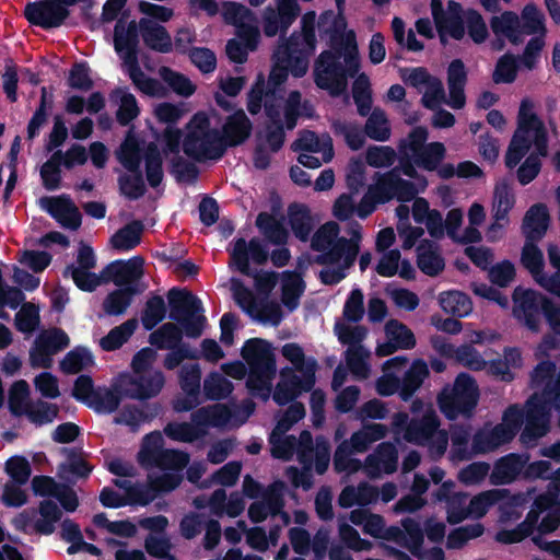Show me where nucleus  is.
I'll return each mask as SVG.
<instances>
[{"label": "nucleus", "mask_w": 560, "mask_h": 560, "mask_svg": "<svg viewBox=\"0 0 560 560\" xmlns=\"http://www.w3.org/2000/svg\"><path fill=\"white\" fill-rule=\"evenodd\" d=\"M417 182L404 179L398 174V168L378 174L375 185L370 186V195L380 203H386L393 198L400 202H408L416 198L419 192H423Z\"/></svg>", "instance_id": "nucleus-10"}, {"label": "nucleus", "mask_w": 560, "mask_h": 560, "mask_svg": "<svg viewBox=\"0 0 560 560\" xmlns=\"http://www.w3.org/2000/svg\"><path fill=\"white\" fill-rule=\"evenodd\" d=\"M400 77L409 86L418 90L422 86L428 88V91L421 98V103L425 108H435L440 100L444 96L442 82L438 78L431 75L424 67L401 69Z\"/></svg>", "instance_id": "nucleus-18"}, {"label": "nucleus", "mask_w": 560, "mask_h": 560, "mask_svg": "<svg viewBox=\"0 0 560 560\" xmlns=\"http://www.w3.org/2000/svg\"><path fill=\"white\" fill-rule=\"evenodd\" d=\"M137 327L138 320L136 318L127 319L121 325L114 327L101 339L100 345L102 349L105 351L119 349L133 335Z\"/></svg>", "instance_id": "nucleus-42"}, {"label": "nucleus", "mask_w": 560, "mask_h": 560, "mask_svg": "<svg viewBox=\"0 0 560 560\" xmlns=\"http://www.w3.org/2000/svg\"><path fill=\"white\" fill-rule=\"evenodd\" d=\"M256 226L260 233L273 245L282 246L287 244L289 233L284 228L282 220L273 214L262 211L256 218Z\"/></svg>", "instance_id": "nucleus-34"}, {"label": "nucleus", "mask_w": 560, "mask_h": 560, "mask_svg": "<svg viewBox=\"0 0 560 560\" xmlns=\"http://www.w3.org/2000/svg\"><path fill=\"white\" fill-rule=\"evenodd\" d=\"M145 176L149 185L156 188L161 185L163 173L162 154L154 142H150L144 151Z\"/></svg>", "instance_id": "nucleus-44"}, {"label": "nucleus", "mask_w": 560, "mask_h": 560, "mask_svg": "<svg viewBox=\"0 0 560 560\" xmlns=\"http://www.w3.org/2000/svg\"><path fill=\"white\" fill-rule=\"evenodd\" d=\"M40 345V349L45 354H57L70 345V338L61 328H50L42 331L35 339Z\"/></svg>", "instance_id": "nucleus-46"}, {"label": "nucleus", "mask_w": 560, "mask_h": 560, "mask_svg": "<svg viewBox=\"0 0 560 560\" xmlns=\"http://www.w3.org/2000/svg\"><path fill=\"white\" fill-rule=\"evenodd\" d=\"M339 225L334 221L324 223L311 238V248L319 254L314 262L320 266L335 265L345 256V267H352L360 252L362 238L361 225L354 223L350 231V238L339 237Z\"/></svg>", "instance_id": "nucleus-2"}, {"label": "nucleus", "mask_w": 560, "mask_h": 560, "mask_svg": "<svg viewBox=\"0 0 560 560\" xmlns=\"http://www.w3.org/2000/svg\"><path fill=\"white\" fill-rule=\"evenodd\" d=\"M59 413V408L56 404H50L44 400H37L35 404L28 406L25 416L28 420L36 424L43 425L52 422Z\"/></svg>", "instance_id": "nucleus-60"}, {"label": "nucleus", "mask_w": 560, "mask_h": 560, "mask_svg": "<svg viewBox=\"0 0 560 560\" xmlns=\"http://www.w3.org/2000/svg\"><path fill=\"white\" fill-rule=\"evenodd\" d=\"M518 71V57L511 52L501 56L492 73V80L497 84L513 83L517 77Z\"/></svg>", "instance_id": "nucleus-58"}, {"label": "nucleus", "mask_w": 560, "mask_h": 560, "mask_svg": "<svg viewBox=\"0 0 560 560\" xmlns=\"http://www.w3.org/2000/svg\"><path fill=\"white\" fill-rule=\"evenodd\" d=\"M167 301L168 317L184 328L187 337H200L207 323L201 300L187 289L174 287L167 292Z\"/></svg>", "instance_id": "nucleus-8"}, {"label": "nucleus", "mask_w": 560, "mask_h": 560, "mask_svg": "<svg viewBox=\"0 0 560 560\" xmlns=\"http://www.w3.org/2000/svg\"><path fill=\"white\" fill-rule=\"evenodd\" d=\"M140 37L143 44L151 50L160 54H168L173 50V40L165 26L149 18H141L139 22L131 20L126 22L124 16L117 20L114 27V49L116 52H127L133 45L139 56Z\"/></svg>", "instance_id": "nucleus-3"}, {"label": "nucleus", "mask_w": 560, "mask_h": 560, "mask_svg": "<svg viewBox=\"0 0 560 560\" xmlns=\"http://www.w3.org/2000/svg\"><path fill=\"white\" fill-rule=\"evenodd\" d=\"M441 308L453 316L465 317L472 311L470 298L460 291L442 292L439 296Z\"/></svg>", "instance_id": "nucleus-39"}, {"label": "nucleus", "mask_w": 560, "mask_h": 560, "mask_svg": "<svg viewBox=\"0 0 560 560\" xmlns=\"http://www.w3.org/2000/svg\"><path fill=\"white\" fill-rule=\"evenodd\" d=\"M253 125L244 110L240 109L230 115L221 131V139L228 148L243 144L250 136Z\"/></svg>", "instance_id": "nucleus-22"}, {"label": "nucleus", "mask_w": 560, "mask_h": 560, "mask_svg": "<svg viewBox=\"0 0 560 560\" xmlns=\"http://www.w3.org/2000/svg\"><path fill=\"white\" fill-rule=\"evenodd\" d=\"M402 529L397 526H390L386 529L382 538L394 540L400 546L407 548L409 552L419 560L424 559L423 541L424 532L418 521L412 517L401 520Z\"/></svg>", "instance_id": "nucleus-17"}, {"label": "nucleus", "mask_w": 560, "mask_h": 560, "mask_svg": "<svg viewBox=\"0 0 560 560\" xmlns=\"http://www.w3.org/2000/svg\"><path fill=\"white\" fill-rule=\"evenodd\" d=\"M288 215L293 235L301 242H307L314 230L310 208L304 203H292L288 208Z\"/></svg>", "instance_id": "nucleus-31"}, {"label": "nucleus", "mask_w": 560, "mask_h": 560, "mask_svg": "<svg viewBox=\"0 0 560 560\" xmlns=\"http://www.w3.org/2000/svg\"><path fill=\"white\" fill-rule=\"evenodd\" d=\"M167 307L161 295L150 296L141 313V323L145 330L155 328L165 317Z\"/></svg>", "instance_id": "nucleus-49"}, {"label": "nucleus", "mask_w": 560, "mask_h": 560, "mask_svg": "<svg viewBox=\"0 0 560 560\" xmlns=\"http://www.w3.org/2000/svg\"><path fill=\"white\" fill-rule=\"evenodd\" d=\"M343 72V63L335 60L330 51H322L314 61V83L332 97L340 96L348 86Z\"/></svg>", "instance_id": "nucleus-12"}, {"label": "nucleus", "mask_w": 560, "mask_h": 560, "mask_svg": "<svg viewBox=\"0 0 560 560\" xmlns=\"http://www.w3.org/2000/svg\"><path fill=\"white\" fill-rule=\"evenodd\" d=\"M479 388L476 380L466 372H460L452 387H444L438 396L441 412L448 420L459 416L470 418L478 405Z\"/></svg>", "instance_id": "nucleus-7"}, {"label": "nucleus", "mask_w": 560, "mask_h": 560, "mask_svg": "<svg viewBox=\"0 0 560 560\" xmlns=\"http://www.w3.org/2000/svg\"><path fill=\"white\" fill-rule=\"evenodd\" d=\"M143 265L144 259L141 256H133L128 260L117 259L103 269L102 277L119 288L137 285L144 273Z\"/></svg>", "instance_id": "nucleus-19"}, {"label": "nucleus", "mask_w": 560, "mask_h": 560, "mask_svg": "<svg viewBox=\"0 0 560 560\" xmlns=\"http://www.w3.org/2000/svg\"><path fill=\"white\" fill-rule=\"evenodd\" d=\"M61 158L62 151L56 150L40 167L43 186L49 191L57 190L60 187L62 178L60 168L62 165Z\"/></svg>", "instance_id": "nucleus-53"}, {"label": "nucleus", "mask_w": 560, "mask_h": 560, "mask_svg": "<svg viewBox=\"0 0 560 560\" xmlns=\"http://www.w3.org/2000/svg\"><path fill=\"white\" fill-rule=\"evenodd\" d=\"M446 149L442 142L433 141L412 155L413 163L428 172L438 170L445 159Z\"/></svg>", "instance_id": "nucleus-38"}, {"label": "nucleus", "mask_w": 560, "mask_h": 560, "mask_svg": "<svg viewBox=\"0 0 560 560\" xmlns=\"http://www.w3.org/2000/svg\"><path fill=\"white\" fill-rule=\"evenodd\" d=\"M241 354L249 366L246 387L250 395L268 400L277 372L271 343L261 338H250L244 342Z\"/></svg>", "instance_id": "nucleus-4"}, {"label": "nucleus", "mask_w": 560, "mask_h": 560, "mask_svg": "<svg viewBox=\"0 0 560 560\" xmlns=\"http://www.w3.org/2000/svg\"><path fill=\"white\" fill-rule=\"evenodd\" d=\"M550 214L545 203L538 202L525 212L522 223V233L525 240L540 241L547 233Z\"/></svg>", "instance_id": "nucleus-24"}, {"label": "nucleus", "mask_w": 560, "mask_h": 560, "mask_svg": "<svg viewBox=\"0 0 560 560\" xmlns=\"http://www.w3.org/2000/svg\"><path fill=\"white\" fill-rule=\"evenodd\" d=\"M122 174L118 177L119 191L129 200H137L147 192L145 183L141 170Z\"/></svg>", "instance_id": "nucleus-57"}, {"label": "nucleus", "mask_w": 560, "mask_h": 560, "mask_svg": "<svg viewBox=\"0 0 560 560\" xmlns=\"http://www.w3.org/2000/svg\"><path fill=\"white\" fill-rule=\"evenodd\" d=\"M141 290L137 285H127L110 292L104 300L103 307L108 315H121L130 305L133 295Z\"/></svg>", "instance_id": "nucleus-37"}, {"label": "nucleus", "mask_w": 560, "mask_h": 560, "mask_svg": "<svg viewBox=\"0 0 560 560\" xmlns=\"http://www.w3.org/2000/svg\"><path fill=\"white\" fill-rule=\"evenodd\" d=\"M39 308L33 303H23L15 314V327L24 334L33 332L39 326Z\"/></svg>", "instance_id": "nucleus-62"}, {"label": "nucleus", "mask_w": 560, "mask_h": 560, "mask_svg": "<svg viewBox=\"0 0 560 560\" xmlns=\"http://www.w3.org/2000/svg\"><path fill=\"white\" fill-rule=\"evenodd\" d=\"M470 439V428L466 425H455L451 429L452 458L457 460L470 459L468 442Z\"/></svg>", "instance_id": "nucleus-61"}, {"label": "nucleus", "mask_w": 560, "mask_h": 560, "mask_svg": "<svg viewBox=\"0 0 560 560\" xmlns=\"http://www.w3.org/2000/svg\"><path fill=\"white\" fill-rule=\"evenodd\" d=\"M183 330L173 323H165L149 336V342L158 349H173L184 343Z\"/></svg>", "instance_id": "nucleus-43"}, {"label": "nucleus", "mask_w": 560, "mask_h": 560, "mask_svg": "<svg viewBox=\"0 0 560 560\" xmlns=\"http://www.w3.org/2000/svg\"><path fill=\"white\" fill-rule=\"evenodd\" d=\"M417 266L429 277H436L444 270V258L433 241L423 238L419 242L417 246Z\"/></svg>", "instance_id": "nucleus-27"}, {"label": "nucleus", "mask_w": 560, "mask_h": 560, "mask_svg": "<svg viewBox=\"0 0 560 560\" xmlns=\"http://www.w3.org/2000/svg\"><path fill=\"white\" fill-rule=\"evenodd\" d=\"M490 27L497 37H505L513 45L523 43L520 32V16L513 11H504L490 19Z\"/></svg>", "instance_id": "nucleus-32"}, {"label": "nucleus", "mask_w": 560, "mask_h": 560, "mask_svg": "<svg viewBox=\"0 0 560 560\" xmlns=\"http://www.w3.org/2000/svg\"><path fill=\"white\" fill-rule=\"evenodd\" d=\"M30 396V386L26 381L20 380L12 384L9 389L8 407L14 417L24 416L31 402L27 401Z\"/></svg>", "instance_id": "nucleus-55"}, {"label": "nucleus", "mask_w": 560, "mask_h": 560, "mask_svg": "<svg viewBox=\"0 0 560 560\" xmlns=\"http://www.w3.org/2000/svg\"><path fill=\"white\" fill-rule=\"evenodd\" d=\"M127 52H116L122 60L126 67L127 73L132 81L133 85L144 94L154 95L156 88L159 86L158 80L147 77L141 70L139 63V56L136 55L133 45L128 47Z\"/></svg>", "instance_id": "nucleus-26"}, {"label": "nucleus", "mask_w": 560, "mask_h": 560, "mask_svg": "<svg viewBox=\"0 0 560 560\" xmlns=\"http://www.w3.org/2000/svg\"><path fill=\"white\" fill-rule=\"evenodd\" d=\"M513 316L522 322L533 332L540 329L539 315L542 314L545 301L548 300L544 294L532 290L516 287L512 293Z\"/></svg>", "instance_id": "nucleus-14"}, {"label": "nucleus", "mask_w": 560, "mask_h": 560, "mask_svg": "<svg viewBox=\"0 0 560 560\" xmlns=\"http://www.w3.org/2000/svg\"><path fill=\"white\" fill-rule=\"evenodd\" d=\"M291 149L294 152H324L325 162H329L334 155L331 138L327 136L326 139L322 141L316 132L311 130L301 131L298 139L291 144Z\"/></svg>", "instance_id": "nucleus-33"}, {"label": "nucleus", "mask_w": 560, "mask_h": 560, "mask_svg": "<svg viewBox=\"0 0 560 560\" xmlns=\"http://www.w3.org/2000/svg\"><path fill=\"white\" fill-rule=\"evenodd\" d=\"M440 420L433 412L423 415L419 419H411L405 430V440L409 443L424 446L435 435Z\"/></svg>", "instance_id": "nucleus-25"}, {"label": "nucleus", "mask_w": 560, "mask_h": 560, "mask_svg": "<svg viewBox=\"0 0 560 560\" xmlns=\"http://www.w3.org/2000/svg\"><path fill=\"white\" fill-rule=\"evenodd\" d=\"M398 453L394 444L389 442H382L375 455H369L366 458V466L369 468H380V463L383 464L385 472L392 474L397 468Z\"/></svg>", "instance_id": "nucleus-51"}, {"label": "nucleus", "mask_w": 560, "mask_h": 560, "mask_svg": "<svg viewBox=\"0 0 560 560\" xmlns=\"http://www.w3.org/2000/svg\"><path fill=\"white\" fill-rule=\"evenodd\" d=\"M143 229V223L140 220H133L127 223L110 237L113 248L119 252L133 249L141 242Z\"/></svg>", "instance_id": "nucleus-35"}, {"label": "nucleus", "mask_w": 560, "mask_h": 560, "mask_svg": "<svg viewBox=\"0 0 560 560\" xmlns=\"http://www.w3.org/2000/svg\"><path fill=\"white\" fill-rule=\"evenodd\" d=\"M385 332L399 349L410 350L416 346V337L411 329L397 319H389L386 323Z\"/></svg>", "instance_id": "nucleus-59"}, {"label": "nucleus", "mask_w": 560, "mask_h": 560, "mask_svg": "<svg viewBox=\"0 0 560 560\" xmlns=\"http://www.w3.org/2000/svg\"><path fill=\"white\" fill-rule=\"evenodd\" d=\"M117 160L128 171L133 172L141 170V162L144 159L142 150L136 137L128 133L116 152Z\"/></svg>", "instance_id": "nucleus-40"}, {"label": "nucleus", "mask_w": 560, "mask_h": 560, "mask_svg": "<svg viewBox=\"0 0 560 560\" xmlns=\"http://www.w3.org/2000/svg\"><path fill=\"white\" fill-rule=\"evenodd\" d=\"M4 471L16 485L23 486L31 477L32 467L26 457L13 455L5 462Z\"/></svg>", "instance_id": "nucleus-64"}, {"label": "nucleus", "mask_w": 560, "mask_h": 560, "mask_svg": "<svg viewBox=\"0 0 560 560\" xmlns=\"http://www.w3.org/2000/svg\"><path fill=\"white\" fill-rule=\"evenodd\" d=\"M467 83V70L462 59H454L447 67V104L453 109H462L466 105L465 86Z\"/></svg>", "instance_id": "nucleus-23"}, {"label": "nucleus", "mask_w": 560, "mask_h": 560, "mask_svg": "<svg viewBox=\"0 0 560 560\" xmlns=\"http://www.w3.org/2000/svg\"><path fill=\"white\" fill-rule=\"evenodd\" d=\"M529 460L528 454L509 453L500 457L493 465L490 482L493 486H504L514 482Z\"/></svg>", "instance_id": "nucleus-20"}, {"label": "nucleus", "mask_w": 560, "mask_h": 560, "mask_svg": "<svg viewBox=\"0 0 560 560\" xmlns=\"http://www.w3.org/2000/svg\"><path fill=\"white\" fill-rule=\"evenodd\" d=\"M170 173L178 183L192 184L198 179L199 168L194 162L176 155L171 160Z\"/></svg>", "instance_id": "nucleus-63"}, {"label": "nucleus", "mask_w": 560, "mask_h": 560, "mask_svg": "<svg viewBox=\"0 0 560 560\" xmlns=\"http://www.w3.org/2000/svg\"><path fill=\"white\" fill-rule=\"evenodd\" d=\"M317 362H311L302 378L291 368H283L280 372L281 380L276 385L272 398L279 406H285L303 393L313 389L316 383Z\"/></svg>", "instance_id": "nucleus-11"}, {"label": "nucleus", "mask_w": 560, "mask_h": 560, "mask_svg": "<svg viewBox=\"0 0 560 560\" xmlns=\"http://www.w3.org/2000/svg\"><path fill=\"white\" fill-rule=\"evenodd\" d=\"M269 257L268 249L262 242L253 237L249 242L238 237L234 241L231 258L236 269L244 276L255 279V287L259 293L269 294L277 284L278 275L275 271L256 272L249 265L252 259L257 265H264Z\"/></svg>", "instance_id": "nucleus-6"}, {"label": "nucleus", "mask_w": 560, "mask_h": 560, "mask_svg": "<svg viewBox=\"0 0 560 560\" xmlns=\"http://www.w3.org/2000/svg\"><path fill=\"white\" fill-rule=\"evenodd\" d=\"M538 241L525 240V244L522 248L521 264L532 275L534 280L538 282L544 273V254L537 246Z\"/></svg>", "instance_id": "nucleus-41"}, {"label": "nucleus", "mask_w": 560, "mask_h": 560, "mask_svg": "<svg viewBox=\"0 0 560 560\" xmlns=\"http://www.w3.org/2000/svg\"><path fill=\"white\" fill-rule=\"evenodd\" d=\"M305 290V282L296 271H284L281 289V301L289 311H294Z\"/></svg>", "instance_id": "nucleus-36"}, {"label": "nucleus", "mask_w": 560, "mask_h": 560, "mask_svg": "<svg viewBox=\"0 0 560 560\" xmlns=\"http://www.w3.org/2000/svg\"><path fill=\"white\" fill-rule=\"evenodd\" d=\"M124 393L125 387L119 384H114L112 388L98 386L89 408L100 415L113 413L119 408L121 400L126 397Z\"/></svg>", "instance_id": "nucleus-29"}, {"label": "nucleus", "mask_w": 560, "mask_h": 560, "mask_svg": "<svg viewBox=\"0 0 560 560\" xmlns=\"http://www.w3.org/2000/svg\"><path fill=\"white\" fill-rule=\"evenodd\" d=\"M429 374L428 364L423 359L413 360L410 368L400 380L399 397L401 400L409 401L415 393L422 386Z\"/></svg>", "instance_id": "nucleus-30"}, {"label": "nucleus", "mask_w": 560, "mask_h": 560, "mask_svg": "<svg viewBox=\"0 0 560 560\" xmlns=\"http://www.w3.org/2000/svg\"><path fill=\"white\" fill-rule=\"evenodd\" d=\"M40 208L61 226L72 231L82 224V215L69 195L44 196L39 199Z\"/></svg>", "instance_id": "nucleus-16"}, {"label": "nucleus", "mask_w": 560, "mask_h": 560, "mask_svg": "<svg viewBox=\"0 0 560 560\" xmlns=\"http://www.w3.org/2000/svg\"><path fill=\"white\" fill-rule=\"evenodd\" d=\"M431 13L443 44L446 43V34L456 40L464 37L465 25L463 19H444V8L441 0H431Z\"/></svg>", "instance_id": "nucleus-28"}, {"label": "nucleus", "mask_w": 560, "mask_h": 560, "mask_svg": "<svg viewBox=\"0 0 560 560\" xmlns=\"http://www.w3.org/2000/svg\"><path fill=\"white\" fill-rule=\"evenodd\" d=\"M184 153L196 162L218 161L226 152L221 139V131L211 128L205 113H197L187 125V133L183 140Z\"/></svg>", "instance_id": "nucleus-5"}, {"label": "nucleus", "mask_w": 560, "mask_h": 560, "mask_svg": "<svg viewBox=\"0 0 560 560\" xmlns=\"http://www.w3.org/2000/svg\"><path fill=\"white\" fill-rule=\"evenodd\" d=\"M520 32L522 37L524 35H534L538 33L544 37L546 33L545 16L534 3L526 4L522 10L520 18Z\"/></svg>", "instance_id": "nucleus-47"}, {"label": "nucleus", "mask_w": 560, "mask_h": 560, "mask_svg": "<svg viewBox=\"0 0 560 560\" xmlns=\"http://www.w3.org/2000/svg\"><path fill=\"white\" fill-rule=\"evenodd\" d=\"M94 364L93 354L85 347H75L60 361V370L65 374H77L86 366Z\"/></svg>", "instance_id": "nucleus-50"}, {"label": "nucleus", "mask_w": 560, "mask_h": 560, "mask_svg": "<svg viewBox=\"0 0 560 560\" xmlns=\"http://www.w3.org/2000/svg\"><path fill=\"white\" fill-rule=\"evenodd\" d=\"M555 392L548 389L545 393L535 392L527 400L525 427L521 433V441L529 443L545 436L549 431L550 410H556Z\"/></svg>", "instance_id": "nucleus-9"}, {"label": "nucleus", "mask_w": 560, "mask_h": 560, "mask_svg": "<svg viewBox=\"0 0 560 560\" xmlns=\"http://www.w3.org/2000/svg\"><path fill=\"white\" fill-rule=\"evenodd\" d=\"M164 383L165 378L161 371L136 374V376L128 377L124 394L127 398L145 400L156 396L162 390Z\"/></svg>", "instance_id": "nucleus-21"}, {"label": "nucleus", "mask_w": 560, "mask_h": 560, "mask_svg": "<svg viewBox=\"0 0 560 560\" xmlns=\"http://www.w3.org/2000/svg\"><path fill=\"white\" fill-rule=\"evenodd\" d=\"M534 103L529 98L521 102L518 109V129L532 138V145H535V154L538 159L548 155V133L544 122L533 112Z\"/></svg>", "instance_id": "nucleus-15"}, {"label": "nucleus", "mask_w": 560, "mask_h": 560, "mask_svg": "<svg viewBox=\"0 0 560 560\" xmlns=\"http://www.w3.org/2000/svg\"><path fill=\"white\" fill-rule=\"evenodd\" d=\"M39 514L42 518L34 522V532L40 535H51L56 529V523L62 517V512L57 503L51 500L39 502L38 509H27L22 511L12 521L14 528L19 532L28 533V527L35 516Z\"/></svg>", "instance_id": "nucleus-13"}, {"label": "nucleus", "mask_w": 560, "mask_h": 560, "mask_svg": "<svg viewBox=\"0 0 560 560\" xmlns=\"http://www.w3.org/2000/svg\"><path fill=\"white\" fill-rule=\"evenodd\" d=\"M352 97L357 105L358 114L366 117L372 109V90L369 77L360 73L352 84Z\"/></svg>", "instance_id": "nucleus-48"}, {"label": "nucleus", "mask_w": 560, "mask_h": 560, "mask_svg": "<svg viewBox=\"0 0 560 560\" xmlns=\"http://www.w3.org/2000/svg\"><path fill=\"white\" fill-rule=\"evenodd\" d=\"M368 116L364 126L366 137L375 141H387L390 137V127L384 110L374 108Z\"/></svg>", "instance_id": "nucleus-52"}, {"label": "nucleus", "mask_w": 560, "mask_h": 560, "mask_svg": "<svg viewBox=\"0 0 560 560\" xmlns=\"http://www.w3.org/2000/svg\"><path fill=\"white\" fill-rule=\"evenodd\" d=\"M315 20L314 11L306 12L301 20V31H294L275 50V62L267 84H265L267 97L278 96L290 73L294 78H302L306 74L310 58L314 55L317 45Z\"/></svg>", "instance_id": "nucleus-1"}, {"label": "nucleus", "mask_w": 560, "mask_h": 560, "mask_svg": "<svg viewBox=\"0 0 560 560\" xmlns=\"http://www.w3.org/2000/svg\"><path fill=\"white\" fill-rule=\"evenodd\" d=\"M233 389V383L218 372H211L203 381V393L210 400L225 399Z\"/></svg>", "instance_id": "nucleus-54"}, {"label": "nucleus", "mask_w": 560, "mask_h": 560, "mask_svg": "<svg viewBox=\"0 0 560 560\" xmlns=\"http://www.w3.org/2000/svg\"><path fill=\"white\" fill-rule=\"evenodd\" d=\"M532 148V138L526 136L518 128L516 129L505 153V166L514 168Z\"/></svg>", "instance_id": "nucleus-56"}, {"label": "nucleus", "mask_w": 560, "mask_h": 560, "mask_svg": "<svg viewBox=\"0 0 560 560\" xmlns=\"http://www.w3.org/2000/svg\"><path fill=\"white\" fill-rule=\"evenodd\" d=\"M149 412L138 408L135 405H126L114 418L116 424H126L132 429L138 428L142 422L153 419L160 411V406L154 404L149 407Z\"/></svg>", "instance_id": "nucleus-45"}]
</instances>
